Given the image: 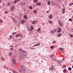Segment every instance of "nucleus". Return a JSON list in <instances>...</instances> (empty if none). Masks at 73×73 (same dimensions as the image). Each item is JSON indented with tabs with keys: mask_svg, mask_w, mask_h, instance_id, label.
I'll return each mask as SVG.
<instances>
[{
	"mask_svg": "<svg viewBox=\"0 0 73 73\" xmlns=\"http://www.w3.org/2000/svg\"><path fill=\"white\" fill-rule=\"evenodd\" d=\"M20 60H23L24 59V54H22L19 56Z\"/></svg>",
	"mask_w": 73,
	"mask_h": 73,
	"instance_id": "obj_1",
	"label": "nucleus"
},
{
	"mask_svg": "<svg viewBox=\"0 0 73 73\" xmlns=\"http://www.w3.org/2000/svg\"><path fill=\"white\" fill-rule=\"evenodd\" d=\"M23 72H25L26 70L25 68L23 66H21V68Z\"/></svg>",
	"mask_w": 73,
	"mask_h": 73,
	"instance_id": "obj_2",
	"label": "nucleus"
},
{
	"mask_svg": "<svg viewBox=\"0 0 73 73\" xmlns=\"http://www.w3.org/2000/svg\"><path fill=\"white\" fill-rule=\"evenodd\" d=\"M21 36V38H22L23 37V36L22 35H21L20 34H18L15 36V37L16 38H17V37H20Z\"/></svg>",
	"mask_w": 73,
	"mask_h": 73,
	"instance_id": "obj_3",
	"label": "nucleus"
},
{
	"mask_svg": "<svg viewBox=\"0 0 73 73\" xmlns=\"http://www.w3.org/2000/svg\"><path fill=\"white\" fill-rule=\"evenodd\" d=\"M11 62L13 64H16V59H13L11 60Z\"/></svg>",
	"mask_w": 73,
	"mask_h": 73,
	"instance_id": "obj_4",
	"label": "nucleus"
},
{
	"mask_svg": "<svg viewBox=\"0 0 73 73\" xmlns=\"http://www.w3.org/2000/svg\"><path fill=\"white\" fill-rule=\"evenodd\" d=\"M58 24L60 27H62V26H63V24L61 23V21H58Z\"/></svg>",
	"mask_w": 73,
	"mask_h": 73,
	"instance_id": "obj_5",
	"label": "nucleus"
},
{
	"mask_svg": "<svg viewBox=\"0 0 73 73\" xmlns=\"http://www.w3.org/2000/svg\"><path fill=\"white\" fill-rule=\"evenodd\" d=\"M39 45H40V42H38L37 44H36L33 46V47H35V46H38Z\"/></svg>",
	"mask_w": 73,
	"mask_h": 73,
	"instance_id": "obj_6",
	"label": "nucleus"
},
{
	"mask_svg": "<svg viewBox=\"0 0 73 73\" xmlns=\"http://www.w3.org/2000/svg\"><path fill=\"white\" fill-rule=\"evenodd\" d=\"M58 64L59 65H62V62L60 61H58L57 62Z\"/></svg>",
	"mask_w": 73,
	"mask_h": 73,
	"instance_id": "obj_7",
	"label": "nucleus"
},
{
	"mask_svg": "<svg viewBox=\"0 0 73 73\" xmlns=\"http://www.w3.org/2000/svg\"><path fill=\"white\" fill-rule=\"evenodd\" d=\"M19 50L21 52H23V53H26V51L23 50L21 48H19Z\"/></svg>",
	"mask_w": 73,
	"mask_h": 73,
	"instance_id": "obj_8",
	"label": "nucleus"
},
{
	"mask_svg": "<svg viewBox=\"0 0 73 73\" xmlns=\"http://www.w3.org/2000/svg\"><path fill=\"white\" fill-rule=\"evenodd\" d=\"M54 69V67L53 66H52L50 68L49 70H51V71H53V70Z\"/></svg>",
	"mask_w": 73,
	"mask_h": 73,
	"instance_id": "obj_9",
	"label": "nucleus"
},
{
	"mask_svg": "<svg viewBox=\"0 0 73 73\" xmlns=\"http://www.w3.org/2000/svg\"><path fill=\"white\" fill-rule=\"evenodd\" d=\"M12 19L13 20V21L14 23H17V21H16V19H15L14 18H12Z\"/></svg>",
	"mask_w": 73,
	"mask_h": 73,
	"instance_id": "obj_10",
	"label": "nucleus"
},
{
	"mask_svg": "<svg viewBox=\"0 0 73 73\" xmlns=\"http://www.w3.org/2000/svg\"><path fill=\"white\" fill-rule=\"evenodd\" d=\"M65 9L64 8L62 10V13H65Z\"/></svg>",
	"mask_w": 73,
	"mask_h": 73,
	"instance_id": "obj_11",
	"label": "nucleus"
},
{
	"mask_svg": "<svg viewBox=\"0 0 73 73\" xmlns=\"http://www.w3.org/2000/svg\"><path fill=\"white\" fill-rule=\"evenodd\" d=\"M34 28H33V27L32 26H31L30 27V30L31 31H32L33 30Z\"/></svg>",
	"mask_w": 73,
	"mask_h": 73,
	"instance_id": "obj_12",
	"label": "nucleus"
},
{
	"mask_svg": "<svg viewBox=\"0 0 73 73\" xmlns=\"http://www.w3.org/2000/svg\"><path fill=\"white\" fill-rule=\"evenodd\" d=\"M21 21L22 24H24V23H26V22H27L26 21H25L24 20H23Z\"/></svg>",
	"mask_w": 73,
	"mask_h": 73,
	"instance_id": "obj_13",
	"label": "nucleus"
},
{
	"mask_svg": "<svg viewBox=\"0 0 73 73\" xmlns=\"http://www.w3.org/2000/svg\"><path fill=\"white\" fill-rule=\"evenodd\" d=\"M41 5V3L39 2L37 3L36 4V5Z\"/></svg>",
	"mask_w": 73,
	"mask_h": 73,
	"instance_id": "obj_14",
	"label": "nucleus"
},
{
	"mask_svg": "<svg viewBox=\"0 0 73 73\" xmlns=\"http://www.w3.org/2000/svg\"><path fill=\"white\" fill-rule=\"evenodd\" d=\"M56 56H54V57L52 58L53 61H56Z\"/></svg>",
	"mask_w": 73,
	"mask_h": 73,
	"instance_id": "obj_15",
	"label": "nucleus"
},
{
	"mask_svg": "<svg viewBox=\"0 0 73 73\" xmlns=\"http://www.w3.org/2000/svg\"><path fill=\"white\" fill-rule=\"evenodd\" d=\"M11 10H14V9H15V7L14 6H12L11 7Z\"/></svg>",
	"mask_w": 73,
	"mask_h": 73,
	"instance_id": "obj_16",
	"label": "nucleus"
},
{
	"mask_svg": "<svg viewBox=\"0 0 73 73\" xmlns=\"http://www.w3.org/2000/svg\"><path fill=\"white\" fill-rule=\"evenodd\" d=\"M11 46H12V47H13V48H10V50H13V46H10V47H11Z\"/></svg>",
	"mask_w": 73,
	"mask_h": 73,
	"instance_id": "obj_17",
	"label": "nucleus"
},
{
	"mask_svg": "<svg viewBox=\"0 0 73 73\" xmlns=\"http://www.w3.org/2000/svg\"><path fill=\"white\" fill-rule=\"evenodd\" d=\"M36 23V21H33L32 22V24H35Z\"/></svg>",
	"mask_w": 73,
	"mask_h": 73,
	"instance_id": "obj_18",
	"label": "nucleus"
},
{
	"mask_svg": "<svg viewBox=\"0 0 73 73\" xmlns=\"http://www.w3.org/2000/svg\"><path fill=\"white\" fill-rule=\"evenodd\" d=\"M61 28H59L58 29V32H61Z\"/></svg>",
	"mask_w": 73,
	"mask_h": 73,
	"instance_id": "obj_19",
	"label": "nucleus"
},
{
	"mask_svg": "<svg viewBox=\"0 0 73 73\" xmlns=\"http://www.w3.org/2000/svg\"><path fill=\"white\" fill-rule=\"evenodd\" d=\"M49 18L50 19H52V15H50L49 16Z\"/></svg>",
	"mask_w": 73,
	"mask_h": 73,
	"instance_id": "obj_20",
	"label": "nucleus"
},
{
	"mask_svg": "<svg viewBox=\"0 0 73 73\" xmlns=\"http://www.w3.org/2000/svg\"><path fill=\"white\" fill-rule=\"evenodd\" d=\"M61 35H62V34L59 33L57 35V36H58V37H60Z\"/></svg>",
	"mask_w": 73,
	"mask_h": 73,
	"instance_id": "obj_21",
	"label": "nucleus"
},
{
	"mask_svg": "<svg viewBox=\"0 0 73 73\" xmlns=\"http://www.w3.org/2000/svg\"><path fill=\"white\" fill-rule=\"evenodd\" d=\"M19 1V0H15L14 1V3H17Z\"/></svg>",
	"mask_w": 73,
	"mask_h": 73,
	"instance_id": "obj_22",
	"label": "nucleus"
},
{
	"mask_svg": "<svg viewBox=\"0 0 73 73\" xmlns=\"http://www.w3.org/2000/svg\"><path fill=\"white\" fill-rule=\"evenodd\" d=\"M67 72V70L66 69H65L63 70V72L64 73H65V72Z\"/></svg>",
	"mask_w": 73,
	"mask_h": 73,
	"instance_id": "obj_23",
	"label": "nucleus"
},
{
	"mask_svg": "<svg viewBox=\"0 0 73 73\" xmlns=\"http://www.w3.org/2000/svg\"><path fill=\"white\" fill-rule=\"evenodd\" d=\"M28 8L29 9H33V7H32V6H29L28 7Z\"/></svg>",
	"mask_w": 73,
	"mask_h": 73,
	"instance_id": "obj_24",
	"label": "nucleus"
},
{
	"mask_svg": "<svg viewBox=\"0 0 73 73\" xmlns=\"http://www.w3.org/2000/svg\"><path fill=\"white\" fill-rule=\"evenodd\" d=\"M11 5V4H10V3H8L7 4V7H8L9 6V5Z\"/></svg>",
	"mask_w": 73,
	"mask_h": 73,
	"instance_id": "obj_25",
	"label": "nucleus"
},
{
	"mask_svg": "<svg viewBox=\"0 0 73 73\" xmlns=\"http://www.w3.org/2000/svg\"><path fill=\"white\" fill-rule=\"evenodd\" d=\"M3 20H2V19L0 18V23H3Z\"/></svg>",
	"mask_w": 73,
	"mask_h": 73,
	"instance_id": "obj_26",
	"label": "nucleus"
},
{
	"mask_svg": "<svg viewBox=\"0 0 73 73\" xmlns=\"http://www.w3.org/2000/svg\"><path fill=\"white\" fill-rule=\"evenodd\" d=\"M73 29H72L71 28H70V29H69L70 31L71 32H72V31H73Z\"/></svg>",
	"mask_w": 73,
	"mask_h": 73,
	"instance_id": "obj_27",
	"label": "nucleus"
},
{
	"mask_svg": "<svg viewBox=\"0 0 73 73\" xmlns=\"http://www.w3.org/2000/svg\"><path fill=\"white\" fill-rule=\"evenodd\" d=\"M48 22L49 23H50V24H52L53 23V22H52V21H48Z\"/></svg>",
	"mask_w": 73,
	"mask_h": 73,
	"instance_id": "obj_28",
	"label": "nucleus"
},
{
	"mask_svg": "<svg viewBox=\"0 0 73 73\" xmlns=\"http://www.w3.org/2000/svg\"><path fill=\"white\" fill-rule=\"evenodd\" d=\"M34 12L35 13H36L37 12V10H34Z\"/></svg>",
	"mask_w": 73,
	"mask_h": 73,
	"instance_id": "obj_29",
	"label": "nucleus"
},
{
	"mask_svg": "<svg viewBox=\"0 0 73 73\" xmlns=\"http://www.w3.org/2000/svg\"><path fill=\"white\" fill-rule=\"evenodd\" d=\"M16 34H17L16 32H13L12 33L13 35H16Z\"/></svg>",
	"mask_w": 73,
	"mask_h": 73,
	"instance_id": "obj_30",
	"label": "nucleus"
},
{
	"mask_svg": "<svg viewBox=\"0 0 73 73\" xmlns=\"http://www.w3.org/2000/svg\"><path fill=\"white\" fill-rule=\"evenodd\" d=\"M68 70H72V68H71V67H69L68 68Z\"/></svg>",
	"mask_w": 73,
	"mask_h": 73,
	"instance_id": "obj_31",
	"label": "nucleus"
},
{
	"mask_svg": "<svg viewBox=\"0 0 73 73\" xmlns=\"http://www.w3.org/2000/svg\"><path fill=\"white\" fill-rule=\"evenodd\" d=\"M24 18H25V19H27V16L26 15H25L24 16Z\"/></svg>",
	"mask_w": 73,
	"mask_h": 73,
	"instance_id": "obj_32",
	"label": "nucleus"
},
{
	"mask_svg": "<svg viewBox=\"0 0 73 73\" xmlns=\"http://www.w3.org/2000/svg\"><path fill=\"white\" fill-rule=\"evenodd\" d=\"M59 50H63V48H59Z\"/></svg>",
	"mask_w": 73,
	"mask_h": 73,
	"instance_id": "obj_33",
	"label": "nucleus"
},
{
	"mask_svg": "<svg viewBox=\"0 0 73 73\" xmlns=\"http://www.w3.org/2000/svg\"><path fill=\"white\" fill-rule=\"evenodd\" d=\"M50 48H52V49H54V46H51L50 47Z\"/></svg>",
	"mask_w": 73,
	"mask_h": 73,
	"instance_id": "obj_34",
	"label": "nucleus"
},
{
	"mask_svg": "<svg viewBox=\"0 0 73 73\" xmlns=\"http://www.w3.org/2000/svg\"><path fill=\"white\" fill-rule=\"evenodd\" d=\"M9 38L10 39H12V36L10 35L9 36Z\"/></svg>",
	"mask_w": 73,
	"mask_h": 73,
	"instance_id": "obj_35",
	"label": "nucleus"
},
{
	"mask_svg": "<svg viewBox=\"0 0 73 73\" xmlns=\"http://www.w3.org/2000/svg\"><path fill=\"white\" fill-rule=\"evenodd\" d=\"M40 30H41V29H40V28H38L37 29V31H38V32L39 31H40Z\"/></svg>",
	"mask_w": 73,
	"mask_h": 73,
	"instance_id": "obj_36",
	"label": "nucleus"
},
{
	"mask_svg": "<svg viewBox=\"0 0 73 73\" xmlns=\"http://www.w3.org/2000/svg\"><path fill=\"white\" fill-rule=\"evenodd\" d=\"M47 3L48 5H50V1L48 2Z\"/></svg>",
	"mask_w": 73,
	"mask_h": 73,
	"instance_id": "obj_37",
	"label": "nucleus"
},
{
	"mask_svg": "<svg viewBox=\"0 0 73 73\" xmlns=\"http://www.w3.org/2000/svg\"><path fill=\"white\" fill-rule=\"evenodd\" d=\"M33 1H34V2H37V0H33Z\"/></svg>",
	"mask_w": 73,
	"mask_h": 73,
	"instance_id": "obj_38",
	"label": "nucleus"
},
{
	"mask_svg": "<svg viewBox=\"0 0 73 73\" xmlns=\"http://www.w3.org/2000/svg\"><path fill=\"white\" fill-rule=\"evenodd\" d=\"M57 29H55L53 31H54V33L55 32H56V31L57 30Z\"/></svg>",
	"mask_w": 73,
	"mask_h": 73,
	"instance_id": "obj_39",
	"label": "nucleus"
},
{
	"mask_svg": "<svg viewBox=\"0 0 73 73\" xmlns=\"http://www.w3.org/2000/svg\"><path fill=\"white\" fill-rule=\"evenodd\" d=\"M50 32L52 33H54V31H51Z\"/></svg>",
	"mask_w": 73,
	"mask_h": 73,
	"instance_id": "obj_40",
	"label": "nucleus"
},
{
	"mask_svg": "<svg viewBox=\"0 0 73 73\" xmlns=\"http://www.w3.org/2000/svg\"><path fill=\"white\" fill-rule=\"evenodd\" d=\"M50 57H53L54 55H52V54H51V55H50Z\"/></svg>",
	"mask_w": 73,
	"mask_h": 73,
	"instance_id": "obj_41",
	"label": "nucleus"
},
{
	"mask_svg": "<svg viewBox=\"0 0 73 73\" xmlns=\"http://www.w3.org/2000/svg\"><path fill=\"white\" fill-rule=\"evenodd\" d=\"M12 55V52H10L9 53V56H11Z\"/></svg>",
	"mask_w": 73,
	"mask_h": 73,
	"instance_id": "obj_42",
	"label": "nucleus"
},
{
	"mask_svg": "<svg viewBox=\"0 0 73 73\" xmlns=\"http://www.w3.org/2000/svg\"><path fill=\"white\" fill-rule=\"evenodd\" d=\"M56 42L55 41H54L52 42V43L54 44V43H56Z\"/></svg>",
	"mask_w": 73,
	"mask_h": 73,
	"instance_id": "obj_43",
	"label": "nucleus"
},
{
	"mask_svg": "<svg viewBox=\"0 0 73 73\" xmlns=\"http://www.w3.org/2000/svg\"><path fill=\"white\" fill-rule=\"evenodd\" d=\"M69 21H72V19H69Z\"/></svg>",
	"mask_w": 73,
	"mask_h": 73,
	"instance_id": "obj_44",
	"label": "nucleus"
},
{
	"mask_svg": "<svg viewBox=\"0 0 73 73\" xmlns=\"http://www.w3.org/2000/svg\"><path fill=\"white\" fill-rule=\"evenodd\" d=\"M21 5H24V4H25V3H21Z\"/></svg>",
	"mask_w": 73,
	"mask_h": 73,
	"instance_id": "obj_45",
	"label": "nucleus"
},
{
	"mask_svg": "<svg viewBox=\"0 0 73 73\" xmlns=\"http://www.w3.org/2000/svg\"><path fill=\"white\" fill-rule=\"evenodd\" d=\"M13 73H18V72H17V71H14Z\"/></svg>",
	"mask_w": 73,
	"mask_h": 73,
	"instance_id": "obj_46",
	"label": "nucleus"
},
{
	"mask_svg": "<svg viewBox=\"0 0 73 73\" xmlns=\"http://www.w3.org/2000/svg\"><path fill=\"white\" fill-rule=\"evenodd\" d=\"M70 37H73V35H70Z\"/></svg>",
	"mask_w": 73,
	"mask_h": 73,
	"instance_id": "obj_47",
	"label": "nucleus"
},
{
	"mask_svg": "<svg viewBox=\"0 0 73 73\" xmlns=\"http://www.w3.org/2000/svg\"><path fill=\"white\" fill-rule=\"evenodd\" d=\"M66 67V66L65 65H63V68H65Z\"/></svg>",
	"mask_w": 73,
	"mask_h": 73,
	"instance_id": "obj_48",
	"label": "nucleus"
},
{
	"mask_svg": "<svg viewBox=\"0 0 73 73\" xmlns=\"http://www.w3.org/2000/svg\"><path fill=\"white\" fill-rule=\"evenodd\" d=\"M5 14H7V13H8V12H7V11H5Z\"/></svg>",
	"mask_w": 73,
	"mask_h": 73,
	"instance_id": "obj_49",
	"label": "nucleus"
},
{
	"mask_svg": "<svg viewBox=\"0 0 73 73\" xmlns=\"http://www.w3.org/2000/svg\"><path fill=\"white\" fill-rule=\"evenodd\" d=\"M16 50L15 49H14V52H16Z\"/></svg>",
	"mask_w": 73,
	"mask_h": 73,
	"instance_id": "obj_50",
	"label": "nucleus"
},
{
	"mask_svg": "<svg viewBox=\"0 0 73 73\" xmlns=\"http://www.w3.org/2000/svg\"><path fill=\"white\" fill-rule=\"evenodd\" d=\"M2 58V60H3V61H4L5 59H4V58H3L2 57V58Z\"/></svg>",
	"mask_w": 73,
	"mask_h": 73,
	"instance_id": "obj_51",
	"label": "nucleus"
},
{
	"mask_svg": "<svg viewBox=\"0 0 73 73\" xmlns=\"http://www.w3.org/2000/svg\"><path fill=\"white\" fill-rule=\"evenodd\" d=\"M30 49H33V48L30 47Z\"/></svg>",
	"mask_w": 73,
	"mask_h": 73,
	"instance_id": "obj_52",
	"label": "nucleus"
},
{
	"mask_svg": "<svg viewBox=\"0 0 73 73\" xmlns=\"http://www.w3.org/2000/svg\"><path fill=\"white\" fill-rule=\"evenodd\" d=\"M70 5H73V3H71L70 4Z\"/></svg>",
	"mask_w": 73,
	"mask_h": 73,
	"instance_id": "obj_53",
	"label": "nucleus"
},
{
	"mask_svg": "<svg viewBox=\"0 0 73 73\" xmlns=\"http://www.w3.org/2000/svg\"><path fill=\"white\" fill-rule=\"evenodd\" d=\"M16 41H17V42H19V40H16Z\"/></svg>",
	"mask_w": 73,
	"mask_h": 73,
	"instance_id": "obj_54",
	"label": "nucleus"
},
{
	"mask_svg": "<svg viewBox=\"0 0 73 73\" xmlns=\"http://www.w3.org/2000/svg\"><path fill=\"white\" fill-rule=\"evenodd\" d=\"M47 13H49V11H46Z\"/></svg>",
	"mask_w": 73,
	"mask_h": 73,
	"instance_id": "obj_55",
	"label": "nucleus"
},
{
	"mask_svg": "<svg viewBox=\"0 0 73 73\" xmlns=\"http://www.w3.org/2000/svg\"><path fill=\"white\" fill-rule=\"evenodd\" d=\"M72 68L73 69V66H72Z\"/></svg>",
	"mask_w": 73,
	"mask_h": 73,
	"instance_id": "obj_56",
	"label": "nucleus"
},
{
	"mask_svg": "<svg viewBox=\"0 0 73 73\" xmlns=\"http://www.w3.org/2000/svg\"><path fill=\"white\" fill-rule=\"evenodd\" d=\"M1 0H0V3H1Z\"/></svg>",
	"mask_w": 73,
	"mask_h": 73,
	"instance_id": "obj_57",
	"label": "nucleus"
},
{
	"mask_svg": "<svg viewBox=\"0 0 73 73\" xmlns=\"http://www.w3.org/2000/svg\"><path fill=\"white\" fill-rule=\"evenodd\" d=\"M72 32H73V30H72Z\"/></svg>",
	"mask_w": 73,
	"mask_h": 73,
	"instance_id": "obj_58",
	"label": "nucleus"
},
{
	"mask_svg": "<svg viewBox=\"0 0 73 73\" xmlns=\"http://www.w3.org/2000/svg\"><path fill=\"white\" fill-rule=\"evenodd\" d=\"M12 15H13V14H12Z\"/></svg>",
	"mask_w": 73,
	"mask_h": 73,
	"instance_id": "obj_59",
	"label": "nucleus"
},
{
	"mask_svg": "<svg viewBox=\"0 0 73 73\" xmlns=\"http://www.w3.org/2000/svg\"><path fill=\"white\" fill-rule=\"evenodd\" d=\"M9 73H11L10 72Z\"/></svg>",
	"mask_w": 73,
	"mask_h": 73,
	"instance_id": "obj_60",
	"label": "nucleus"
}]
</instances>
